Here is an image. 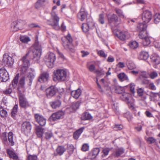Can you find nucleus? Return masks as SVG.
<instances>
[{
    "mask_svg": "<svg viewBox=\"0 0 160 160\" xmlns=\"http://www.w3.org/2000/svg\"><path fill=\"white\" fill-rule=\"evenodd\" d=\"M18 105L16 104L13 108L11 112V116L15 119H16V116L18 112Z\"/></svg>",
    "mask_w": 160,
    "mask_h": 160,
    "instance_id": "29",
    "label": "nucleus"
},
{
    "mask_svg": "<svg viewBox=\"0 0 160 160\" xmlns=\"http://www.w3.org/2000/svg\"><path fill=\"white\" fill-rule=\"evenodd\" d=\"M116 35L120 40L122 41L128 39L130 37L129 32L125 31L118 32L116 33Z\"/></svg>",
    "mask_w": 160,
    "mask_h": 160,
    "instance_id": "12",
    "label": "nucleus"
},
{
    "mask_svg": "<svg viewBox=\"0 0 160 160\" xmlns=\"http://www.w3.org/2000/svg\"><path fill=\"white\" fill-rule=\"evenodd\" d=\"M92 116L89 113L86 112L85 113L82 117V119L84 120H89L92 119Z\"/></svg>",
    "mask_w": 160,
    "mask_h": 160,
    "instance_id": "50",
    "label": "nucleus"
},
{
    "mask_svg": "<svg viewBox=\"0 0 160 160\" xmlns=\"http://www.w3.org/2000/svg\"><path fill=\"white\" fill-rule=\"evenodd\" d=\"M7 152L11 158H12L15 160H17L18 159V156L12 151L9 149H8Z\"/></svg>",
    "mask_w": 160,
    "mask_h": 160,
    "instance_id": "35",
    "label": "nucleus"
},
{
    "mask_svg": "<svg viewBox=\"0 0 160 160\" xmlns=\"http://www.w3.org/2000/svg\"><path fill=\"white\" fill-rule=\"evenodd\" d=\"M19 74H17L14 77L11 83L9 85H11V87L13 88V89H15L17 88L18 84V82Z\"/></svg>",
    "mask_w": 160,
    "mask_h": 160,
    "instance_id": "22",
    "label": "nucleus"
},
{
    "mask_svg": "<svg viewBox=\"0 0 160 160\" xmlns=\"http://www.w3.org/2000/svg\"><path fill=\"white\" fill-rule=\"evenodd\" d=\"M24 22L21 20H17L13 22L11 24L12 27L13 28L14 31H16L21 28L23 26V23Z\"/></svg>",
    "mask_w": 160,
    "mask_h": 160,
    "instance_id": "15",
    "label": "nucleus"
},
{
    "mask_svg": "<svg viewBox=\"0 0 160 160\" xmlns=\"http://www.w3.org/2000/svg\"><path fill=\"white\" fill-rule=\"evenodd\" d=\"M107 18L109 23H113L115 24L118 21L117 16L114 14L108 15L107 16Z\"/></svg>",
    "mask_w": 160,
    "mask_h": 160,
    "instance_id": "16",
    "label": "nucleus"
},
{
    "mask_svg": "<svg viewBox=\"0 0 160 160\" xmlns=\"http://www.w3.org/2000/svg\"><path fill=\"white\" fill-rule=\"evenodd\" d=\"M125 149L122 148H120L116 149L113 153V155L115 157H118L124 153Z\"/></svg>",
    "mask_w": 160,
    "mask_h": 160,
    "instance_id": "20",
    "label": "nucleus"
},
{
    "mask_svg": "<svg viewBox=\"0 0 160 160\" xmlns=\"http://www.w3.org/2000/svg\"><path fill=\"white\" fill-rule=\"evenodd\" d=\"M148 36V33L147 31H143L139 32L138 34V37L142 39Z\"/></svg>",
    "mask_w": 160,
    "mask_h": 160,
    "instance_id": "45",
    "label": "nucleus"
},
{
    "mask_svg": "<svg viewBox=\"0 0 160 160\" xmlns=\"http://www.w3.org/2000/svg\"><path fill=\"white\" fill-rule=\"evenodd\" d=\"M58 91V88L55 86H51L46 89V96L48 98L50 99L54 97Z\"/></svg>",
    "mask_w": 160,
    "mask_h": 160,
    "instance_id": "5",
    "label": "nucleus"
},
{
    "mask_svg": "<svg viewBox=\"0 0 160 160\" xmlns=\"http://www.w3.org/2000/svg\"><path fill=\"white\" fill-rule=\"evenodd\" d=\"M28 160H38L37 156L36 155H29L28 158Z\"/></svg>",
    "mask_w": 160,
    "mask_h": 160,
    "instance_id": "64",
    "label": "nucleus"
},
{
    "mask_svg": "<svg viewBox=\"0 0 160 160\" xmlns=\"http://www.w3.org/2000/svg\"><path fill=\"white\" fill-rule=\"evenodd\" d=\"M19 94V101L20 106L22 108L26 109L29 106V104L25 95L22 92L18 93Z\"/></svg>",
    "mask_w": 160,
    "mask_h": 160,
    "instance_id": "6",
    "label": "nucleus"
},
{
    "mask_svg": "<svg viewBox=\"0 0 160 160\" xmlns=\"http://www.w3.org/2000/svg\"><path fill=\"white\" fill-rule=\"evenodd\" d=\"M135 85L134 83H131L130 85V90L131 92L134 94L135 93L134 88Z\"/></svg>",
    "mask_w": 160,
    "mask_h": 160,
    "instance_id": "63",
    "label": "nucleus"
},
{
    "mask_svg": "<svg viewBox=\"0 0 160 160\" xmlns=\"http://www.w3.org/2000/svg\"><path fill=\"white\" fill-rule=\"evenodd\" d=\"M149 57L148 53L145 51H142L139 54V58L140 60H147Z\"/></svg>",
    "mask_w": 160,
    "mask_h": 160,
    "instance_id": "27",
    "label": "nucleus"
},
{
    "mask_svg": "<svg viewBox=\"0 0 160 160\" xmlns=\"http://www.w3.org/2000/svg\"><path fill=\"white\" fill-rule=\"evenodd\" d=\"M81 94V91L79 88L75 91H72L71 93L72 96L76 99H78L80 96Z\"/></svg>",
    "mask_w": 160,
    "mask_h": 160,
    "instance_id": "25",
    "label": "nucleus"
},
{
    "mask_svg": "<svg viewBox=\"0 0 160 160\" xmlns=\"http://www.w3.org/2000/svg\"><path fill=\"white\" fill-rule=\"evenodd\" d=\"M143 92V90L142 88H139L137 90V93L139 97L142 96Z\"/></svg>",
    "mask_w": 160,
    "mask_h": 160,
    "instance_id": "62",
    "label": "nucleus"
},
{
    "mask_svg": "<svg viewBox=\"0 0 160 160\" xmlns=\"http://www.w3.org/2000/svg\"><path fill=\"white\" fill-rule=\"evenodd\" d=\"M55 61H45V63L47 66L49 68H52L54 66Z\"/></svg>",
    "mask_w": 160,
    "mask_h": 160,
    "instance_id": "52",
    "label": "nucleus"
},
{
    "mask_svg": "<svg viewBox=\"0 0 160 160\" xmlns=\"http://www.w3.org/2000/svg\"><path fill=\"white\" fill-rule=\"evenodd\" d=\"M142 39V44L144 46H147L150 43V40L148 36Z\"/></svg>",
    "mask_w": 160,
    "mask_h": 160,
    "instance_id": "42",
    "label": "nucleus"
},
{
    "mask_svg": "<svg viewBox=\"0 0 160 160\" xmlns=\"http://www.w3.org/2000/svg\"><path fill=\"white\" fill-rule=\"evenodd\" d=\"M124 117L126 118L129 121L131 120L132 118V116L131 115L129 112H127L124 115Z\"/></svg>",
    "mask_w": 160,
    "mask_h": 160,
    "instance_id": "56",
    "label": "nucleus"
},
{
    "mask_svg": "<svg viewBox=\"0 0 160 160\" xmlns=\"http://www.w3.org/2000/svg\"><path fill=\"white\" fill-rule=\"evenodd\" d=\"M16 56H10L8 53H5L3 55V58L2 60H11L16 59L15 57Z\"/></svg>",
    "mask_w": 160,
    "mask_h": 160,
    "instance_id": "38",
    "label": "nucleus"
},
{
    "mask_svg": "<svg viewBox=\"0 0 160 160\" xmlns=\"http://www.w3.org/2000/svg\"><path fill=\"white\" fill-rule=\"evenodd\" d=\"M97 53L98 55L104 58H106L107 56V55L102 50H98Z\"/></svg>",
    "mask_w": 160,
    "mask_h": 160,
    "instance_id": "55",
    "label": "nucleus"
},
{
    "mask_svg": "<svg viewBox=\"0 0 160 160\" xmlns=\"http://www.w3.org/2000/svg\"><path fill=\"white\" fill-rule=\"evenodd\" d=\"M61 100L60 99H56L50 102V106L53 109H56L59 107L61 106Z\"/></svg>",
    "mask_w": 160,
    "mask_h": 160,
    "instance_id": "19",
    "label": "nucleus"
},
{
    "mask_svg": "<svg viewBox=\"0 0 160 160\" xmlns=\"http://www.w3.org/2000/svg\"><path fill=\"white\" fill-rule=\"evenodd\" d=\"M41 46L38 42L36 41L33 46L29 49L28 52L23 56L22 60H25L28 56L30 57L31 59L38 60L41 57Z\"/></svg>",
    "mask_w": 160,
    "mask_h": 160,
    "instance_id": "1",
    "label": "nucleus"
},
{
    "mask_svg": "<svg viewBox=\"0 0 160 160\" xmlns=\"http://www.w3.org/2000/svg\"><path fill=\"white\" fill-rule=\"evenodd\" d=\"M27 78L29 79V81L28 85L31 86L32 80L34 78V75L32 73L29 72V74L27 75Z\"/></svg>",
    "mask_w": 160,
    "mask_h": 160,
    "instance_id": "44",
    "label": "nucleus"
},
{
    "mask_svg": "<svg viewBox=\"0 0 160 160\" xmlns=\"http://www.w3.org/2000/svg\"><path fill=\"white\" fill-rule=\"evenodd\" d=\"M3 63L6 67H11L14 63V61H2Z\"/></svg>",
    "mask_w": 160,
    "mask_h": 160,
    "instance_id": "46",
    "label": "nucleus"
},
{
    "mask_svg": "<svg viewBox=\"0 0 160 160\" xmlns=\"http://www.w3.org/2000/svg\"><path fill=\"white\" fill-rule=\"evenodd\" d=\"M114 90L116 93L118 94H122L125 92L124 87L120 86H115L114 88Z\"/></svg>",
    "mask_w": 160,
    "mask_h": 160,
    "instance_id": "34",
    "label": "nucleus"
},
{
    "mask_svg": "<svg viewBox=\"0 0 160 160\" xmlns=\"http://www.w3.org/2000/svg\"><path fill=\"white\" fill-rule=\"evenodd\" d=\"M25 78L24 77H23L20 78L18 82V87L17 88L18 93L22 92H24L25 90Z\"/></svg>",
    "mask_w": 160,
    "mask_h": 160,
    "instance_id": "13",
    "label": "nucleus"
},
{
    "mask_svg": "<svg viewBox=\"0 0 160 160\" xmlns=\"http://www.w3.org/2000/svg\"><path fill=\"white\" fill-rule=\"evenodd\" d=\"M66 151V149L63 146H58L56 149V153H54L55 156H61Z\"/></svg>",
    "mask_w": 160,
    "mask_h": 160,
    "instance_id": "21",
    "label": "nucleus"
},
{
    "mask_svg": "<svg viewBox=\"0 0 160 160\" xmlns=\"http://www.w3.org/2000/svg\"><path fill=\"white\" fill-rule=\"evenodd\" d=\"M115 11L119 17L121 18H124V15L121 10L116 8L115 9Z\"/></svg>",
    "mask_w": 160,
    "mask_h": 160,
    "instance_id": "53",
    "label": "nucleus"
},
{
    "mask_svg": "<svg viewBox=\"0 0 160 160\" xmlns=\"http://www.w3.org/2000/svg\"><path fill=\"white\" fill-rule=\"evenodd\" d=\"M44 129L42 128L38 127L36 129L37 134L38 137H41L43 133Z\"/></svg>",
    "mask_w": 160,
    "mask_h": 160,
    "instance_id": "36",
    "label": "nucleus"
},
{
    "mask_svg": "<svg viewBox=\"0 0 160 160\" xmlns=\"http://www.w3.org/2000/svg\"><path fill=\"white\" fill-rule=\"evenodd\" d=\"M128 45L130 48L134 49L138 47V44L136 41H131L128 43Z\"/></svg>",
    "mask_w": 160,
    "mask_h": 160,
    "instance_id": "33",
    "label": "nucleus"
},
{
    "mask_svg": "<svg viewBox=\"0 0 160 160\" xmlns=\"http://www.w3.org/2000/svg\"><path fill=\"white\" fill-rule=\"evenodd\" d=\"M67 149L69 154L71 155L73 153L74 150V146L71 144L68 145Z\"/></svg>",
    "mask_w": 160,
    "mask_h": 160,
    "instance_id": "43",
    "label": "nucleus"
},
{
    "mask_svg": "<svg viewBox=\"0 0 160 160\" xmlns=\"http://www.w3.org/2000/svg\"><path fill=\"white\" fill-rule=\"evenodd\" d=\"M88 14L87 12L82 8L78 13V17L81 21H83L87 17Z\"/></svg>",
    "mask_w": 160,
    "mask_h": 160,
    "instance_id": "18",
    "label": "nucleus"
},
{
    "mask_svg": "<svg viewBox=\"0 0 160 160\" xmlns=\"http://www.w3.org/2000/svg\"><path fill=\"white\" fill-rule=\"evenodd\" d=\"M118 77L121 81L128 80V76L124 73H121L119 74L118 75Z\"/></svg>",
    "mask_w": 160,
    "mask_h": 160,
    "instance_id": "37",
    "label": "nucleus"
},
{
    "mask_svg": "<svg viewBox=\"0 0 160 160\" xmlns=\"http://www.w3.org/2000/svg\"><path fill=\"white\" fill-rule=\"evenodd\" d=\"M98 20L101 24H103L104 23V15L103 13H101L99 15Z\"/></svg>",
    "mask_w": 160,
    "mask_h": 160,
    "instance_id": "54",
    "label": "nucleus"
},
{
    "mask_svg": "<svg viewBox=\"0 0 160 160\" xmlns=\"http://www.w3.org/2000/svg\"><path fill=\"white\" fill-rule=\"evenodd\" d=\"M12 92V89L11 85H9L8 88L3 91V93L6 95H10Z\"/></svg>",
    "mask_w": 160,
    "mask_h": 160,
    "instance_id": "40",
    "label": "nucleus"
},
{
    "mask_svg": "<svg viewBox=\"0 0 160 160\" xmlns=\"http://www.w3.org/2000/svg\"><path fill=\"white\" fill-rule=\"evenodd\" d=\"M32 128V126L29 122H24L22 126V131L25 134L30 133Z\"/></svg>",
    "mask_w": 160,
    "mask_h": 160,
    "instance_id": "10",
    "label": "nucleus"
},
{
    "mask_svg": "<svg viewBox=\"0 0 160 160\" xmlns=\"http://www.w3.org/2000/svg\"><path fill=\"white\" fill-rule=\"evenodd\" d=\"M56 8V6H55L53 7L52 11L51 12L52 21L49 20H47V23L48 24L52 26L53 28L56 30H58L60 28L59 26V18L55 10Z\"/></svg>",
    "mask_w": 160,
    "mask_h": 160,
    "instance_id": "2",
    "label": "nucleus"
},
{
    "mask_svg": "<svg viewBox=\"0 0 160 160\" xmlns=\"http://www.w3.org/2000/svg\"><path fill=\"white\" fill-rule=\"evenodd\" d=\"M127 67L130 70H132L136 68L135 64L131 61H129V62L127 64Z\"/></svg>",
    "mask_w": 160,
    "mask_h": 160,
    "instance_id": "51",
    "label": "nucleus"
},
{
    "mask_svg": "<svg viewBox=\"0 0 160 160\" xmlns=\"http://www.w3.org/2000/svg\"><path fill=\"white\" fill-rule=\"evenodd\" d=\"M147 25L146 24L140 23L137 26V30L139 32L146 31Z\"/></svg>",
    "mask_w": 160,
    "mask_h": 160,
    "instance_id": "30",
    "label": "nucleus"
},
{
    "mask_svg": "<svg viewBox=\"0 0 160 160\" xmlns=\"http://www.w3.org/2000/svg\"><path fill=\"white\" fill-rule=\"evenodd\" d=\"M9 79L8 72L4 68H0V82H6Z\"/></svg>",
    "mask_w": 160,
    "mask_h": 160,
    "instance_id": "7",
    "label": "nucleus"
},
{
    "mask_svg": "<svg viewBox=\"0 0 160 160\" xmlns=\"http://www.w3.org/2000/svg\"><path fill=\"white\" fill-rule=\"evenodd\" d=\"M7 114V112L5 110H4L3 108L0 107V116L2 117H6Z\"/></svg>",
    "mask_w": 160,
    "mask_h": 160,
    "instance_id": "47",
    "label": "nucleus"
},
{
    "mask_svg": "<svg viewBox=\"0 0 160 160\" xmlns=\"http://www.w3.org/2000/svg\"><path fill=\"white\" fill-rule=\"evenodd\" d=\"M8 139L9 142V144L13 146L14 145V142L13 140V134L12 132H9L8 134Z\"/></svg>",
    "mask_w": 160,
    "mask_h": 160,
    "instance_id": "32",
    "label": "nucleus"
},
{
    "mask_svg": "<svg viewBox=\"0 0 160 160\" xmlns=\"http://www.w3.org/2000/svg\"><path fill=\"white\" fill-rule=\"evenodd\" d=\"M0 138L2 140V143L5 145H7L8 142L6 133L5 132L0 134Z\"/></svg>",
    "mask_w": 160,
    "mask_h": 160,
    "instance_id": "26",
    "label": "nucleus"
},
{
    "mask_svg": "<svg viewBox=\"0 0 160 160\" xmlns=\"http://www.w3.org/2000/svg\"><path fill=\"white\" fill-rule=\"evenodd\" d=\"M80 105V102L79 101L75 103H73L70 107V109L72 110V112L76 111Z\"/></svg>",
    "mask_w": 160,
    "mask_h": 160,
    "instance_id": "31",
    "label": "nucleus"
},
{
    "mask_svg": "<svg viewBox=\"0 0 160 160\" xmlns=\"http://www.w3.org/2000/svg\"><path fill=\"white\" fill-rule=\"evenodd\" d=\"M20 40L22 42L24 43H27L30 41L29 37L24 36H21L20 37Z\"/></svg>",
    "mask_w": 160,
    "mask_h": 160,
    "instance_id": "39",
    "label": "nucleus"
},
{
    "mask_svg": "<svg viewBox=\"0 0 160 160\" xmlns=\"http://www.w3.org/2000/svg\"><path fill=\"white\" fill-rule=\"evenodd\" d=\"M130 96V95L128 93L124 92V93L120 97L121 99L123 101L126 102L128 104H130V108H133V104L132 103H131L129 101V96Z\"/></svg>",
    "mask_w": 160,
    "mask_h": 160,
    "instance_id": "17",
    "label": "nucleus"
},
{
    "mask_svg": "<svg viewBox=\"0 0 160 160\" xmlns=\"http://www.w3.org/2000/svg\"><path fill=\"white\" fill-rule=\"evenodd\" d=\"M100 151L99 148H94L92 149V152L89 153V154L92 157V158H95L98 155Z\"/></svg>",
    "mask_w": 160,
    "mask_h": 160,
    "instance_id": "24",
    "label": "nucleus"
},
{
    "mask_svg": "<svg viewBox=\"0 0 160 160\" xmlns=\"http://www.w3.org/2000/svg\"><path fill=\"white\" fill-rule=\"evenodd\" d=\"M86 24H87L90 29H93L95 28L94 23L92 18H88L87 19Z\"/></svg>",
    "mask_w": 160,
    "mask_h": 160,
    "instance_id": "28",
    "label": "nucleus"
},
{
    "mask_svg": "<svg viewBox=\"0 0 160 160\" xmlns=\"http://www.w3.org/2000/svg\"><path fill=\"white\" fill-rule=\"evenodd\" d=\"M84 129V127H82L76 130L73 133V137L75 139L78 138L81 134L82 133Z\"/></svg>",
    "mask_w": 160,
    "mask_h": 160,
    "instance_id": "23",
    "label": "nucleus"
},
{
    "mask_svg": "<svg viewBox=\"0 0 160 160\" xmlns=\"http://www.w3.org/2000/svg\"><path fill=\"white\" fill-rule=\"evenodd\" d=\"M67 76L66 71L62 69L55 70L53 75V80L54 81H62L66 80Z\"/></svg>",
    "mask_w": 160,
    "mask_h": 160,
    "instance_id": "4",
    "label": "nucleus"
},
{
    "mask_svg": "<svg viewBox=\"0 0 160 160\" xmlns=\"http://www.w3.org/2000/svg\"><path fill=\"white\" fill-rule=\"evenodd\" d=\"M50 79V77L49 73L47 72H44L40 74L38 81L41 83H47Z\"/></svg>",
    "mask_w": 160,
    "mask_h": 160,
    "instance_id": "11",
    "label": "nucleus"
},
{
    "mask_svg": "<svg viewBox=\"0 0 160 160\" xmlns=\"http://www.w3.org/2000/svg\"><path fill=\"white\" fill-rule=\"evenodd\" d=\"M44 136L45 138L47 140H48L53 137V135L52 132L50 131H48L45 132Z\"/></svg>",
    "mask_w": 160,
    "mask_h": 160,
    "instance_id": "41",
    "label": "nucleus"
},
{
    "mask_svg": "<svg viewBox=\"0 0 160 160\" xmlns=\"http://www.w3.org/2000/svg\"><path fill=\"white\" fill-rule=\"evenodd\" d=\"M48 58L49 60H55L56 59L55 54L52 52L49 53Z\"/></svg>",
    "mask_w": 160,
    "mask_h": 160,
    "instance_id": "57",
    "label": "nucleus"
},
{
    "mask_svg": "<svg viewBox=\"0 0 160 160\" xmlns=\"http://www.w3.org/2000/svg\"><path fill=\"white\" fill-rule=\"evenodd\" d=\"M89 146L88 144H84L82 147L81 149L83 151H86L89 150Z\"/></svg>",
    "mask_w": 160,
    "mask_h": 160,
    "instance_id": "60",
    "label": "nucleus"
},
{
    "mask_svg": "<svg viewBox=\"0 0 160 160\" xmlns=\"http://www.w3.org/2000/svg\"><path fill=\"white\" fill-rule=\"evenodd\" d=\"M43 4V3L38 0L35 4V7L37 9H38L41 7Z\"/></svg>",
    "mask_w": 160,
    "mask_h": 160,
    "instance_id": "59",
    "label": "nucleus"
},
{
    "mask_svg": "<svg viewBox=\"0 0 160 160\" xmlns=\"http://www.w3.org/2000/svg\"><path fill=\"white\" fill-rule=\"evenodd\" d=\"M152 17V12L149 10H145L142 14V20L146 23H148L151 20Z\"/></svg>",
    "mask_w": 160,
    "mask_h": 160,
    "instance_id": "8",
    "label": "nucleus"
},
{
    "mask_svg": "<svg viewBox=\"0 0 160 160\" xmlns=\"http://www.w3.org/2000/svg\"><path fill=\"white\" fill-rule=\"evenodd\" d=\"M35 121L41 126H44L46 122V118L42 115L39 114H35L34 115Z\"/></svg>",
    "mask_w": 160,
    "mask_h": 160,
    "instance_id": "9",
    "label": "nucleus"
},
{
    "mask_svg": "<svg viewBox=\"0 0 160 160\" xmlns=\"http://www.w3.org/2000/svg\"><path fill=\"white\" fill-rule=\"evenodd\" d=\"M87 68L91 72H93L95 70V66L93 64L89 65L88 63L87 65Z\"/></svg>",
    "mask_w": 160,
    "mask_h": 160,
    "instance_id": "58",
    "label": "nucleus"
},
{
    "mask_svg": "<svg viewBox=\"0 0 160 160\" xmlns=\"http://www.w3.org/2000/svg\"><path fill=\"white\" fill-rule=\"evenodd\" d=\"M81 28L83 32H87L90 29L86 23H83L82 24Z\"/></svg>",
    "mask_w": 160,
    "mask_h": 160,
    "instance_id": "49",
    "label": "nucleus"
},
{
    "mask_svg": "<svg viewBox=\"0 0 160 160\" xmlns=\"http://www.w3.org/2000/svg\"><path fill=\"white\" fill-rule=\"evenodd\" d=\"M160 21V14L156 13L154 16V22L155 24H157Z\"/></svg>",
    "mask_w": 160,
    "mask_h": 160,
    "instance_id": "48",
    "label": "nucleus"
},
{
    "mask_svg": "<svg viewBox=\"0 0 160 160\" xmlns=\"http://www.w3.org/2000/svg\"><path fill=\"white\" fill-rule=\"evenodd\" d=\"M22 61V66H24V67H28L29 66L30 64L29 61Z\"/></svg>",
    "mask_w": 160,
    "mask_h": 160,
    "instance_id": "61",
    "label": "nucleus"
},
{
    "mask_svg": "<svg viewBox=\"0 0 160 160\" xmlns=\"http://www.w3.org/2000/svg\"><path fill=\"white\" fill-rule=\"evenodd\" d=\"M64 112L62 111H59L52 114L49 118L51 121H55L63 117Z\"/></svg>",
    "mask_w": 160,
    "mask_h": 160,
    "instance_id": "14",
    "label": "nucleus"
},
{
    "mask_svg": "<svg viewBox=\"0 0 160 160\" xmlns=\"http://www.w3.org/2000/svg\"><path fill=\"white\" fill-rule=\"evenodd\" d=\"M62 44L64 48L72 52L75 51L74 47L72 45V39L70 33L63 38L62 39Z\"/></svg>",
    "mask_w": 160,
    "mask_h": 160,
    "instance_id": "3",
    "label": "nucleus"
}]
</instances>
